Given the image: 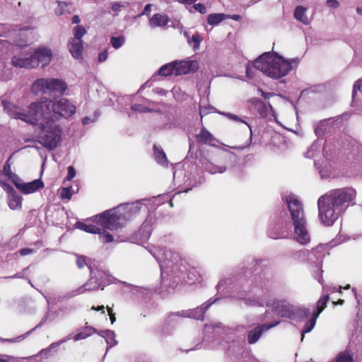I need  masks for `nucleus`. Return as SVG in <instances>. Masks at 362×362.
Listing matches in <instances>:
<instances>
[{
    "label": "nucleus",
    "mask_w": 362,
    "mask_h": 362,
    "mask_svg": "<svg viewBox=\"0 0 362 362\" xmlns=\"http://www.w3.org/2000/svg\"><path fill=\"white\" fill-rule=\"evenodd\" d=\"M4 110L15 119H19L32 124H37L40 119L57 122L62 118H69L75 114V105L66 98L59 100L44 99L32 103L28 110L23 112L18 107L2 100Z\"/></svg>",
    "instance_id": "f257e3e1"
},
{
    "label": "nucleus",
    "mask_w": 362,
    "mask_h": 362,
    "mask_svg": "<svg viewBox=\"0 0 362 362\" xmlns=\"http://www.w3.org/2000/svg\"><path fill=\"white\" fill-rule=\"evenodd\" d=\"M352 188L333 189L321 196L317 202L319 218L325 226H332L355 198Z\"/></svg>",
    "instance_id": "f03ea898"
},
{
    "label": "nucleus",
    "mask_w": 362,
    "mask_h": 362,
    "mask_svg": "<svg viewBox=\"0 0 362 362\" xmlns=\"http://www.w3.org/2000/svg\"><path fill=\"white\" fill-rule=\"evenodd\" d=\"M298 64V59H285L272 52L262 54L254 62V66L264 75L279 79L286 76Z\"/></svg>",
    "instance_id": "7ed1b4c3"
},
{
    "label": "nucleus",
    "mask_w": 362,
    "mask_h": 362,
    "mask_svg": "<svg viewBox=\"0 0 362 362\" xmlns=\"http://www.w3.org/2000/svg\"><path fill=\"white\" fill-rule=\"evenodd\" d=\"M286 202L293 221L294 238L300 244L306 245L310 241V235L302 204L294 194H289Z\"/></svg>",
    "instance_id": "20e7f679"
},
{
    "label": "nucleus",
    "mask_w": 362,
    "mask_h": 362,
    "mask_svg": "<svg viewBox=\"0 0 362 362\" xmlns=\"http://www.w3.org/2000/svg\"><path fill=\"white\" fill-rule=\"evenodd\" d=\"M37 123L41 129L39 142L49 150L55 148L61 141L62 129L59 125L54 121L43 119H40Z\"/></svg>",
    "instance_id": "39448f33"
},
{
    "label": "nucleus",
    "mask_w": 362,
    "mask_h": 362,
    "mask_svg": "<svg viewBox=\"0 0 362 362\" xmlns=\"http://www.w3.org/2000/svg\"><path fill=\"white\" fill-rule=\"evenodd\" d=\"M67 85L64 81L53 78L37 79L32 86V91L36 95L56 93L64 94Z\"/></svg>",
    "instance_id": "423d86ee"
},
{
    "label": "nucleus",
    "mask_w": 362,
    "mask_h": 362,
    "mask_svg": "<svg viewBox=\"0 0 362 362\" xmlns=\"http://www.w3.org/2000/svg\"><path fill=\"white\" fill-rule=\"evenodd\" d=\"M273 308L278 315L291 320H302L310 314L309 309L292 305L286 301L275 302Z\"/></svg>",
    "instance_id": "0eeeda50"
},
{
    "label": "nucleus",
    "mask_w": 362,
    "mask_h": 362,
    "mask_svg": "<svg viewBox=\"0 0 362 362\" xmlns=\"http://www.w3.org/2000/svg\"><path fill=\"white\" fill-rule=\"evenodd\" d=\"M95 221L103 228L111 230H117L125 223L116 208L96 216Z\"/></svg>",
    "instance_id": "6e6552de"
},
{
    "label": "nucleus",
    "mask_w": 362,
    "mask_h": 362,
    "mask_svg": "<svg viewBox=\"0 0 362 362\" xmlns=\"http://www.w3.org/2000/svg\"><path fill=\"white\" fill-rule=\"evenodd\" d=\"M160 264L161 272L164 269H171V271L176 274L180 269L182 261L179 255L170 250L160 251L158 255H153Z\"/></svg>",
    "instance_id": "1a4fd4ad"
},
{
    "label": "nucleus",
    "mask_w": 362,
    "mask_h": 362,
    "mask_svg": "<svg viewBox=\"0 0 362 362\" xmlns=\"http://www.w3.org/2000/svg\"><path fill=\"white\" fill-rule=\"evenodd\" d=\"M86 33V30L82 25H76L73 29L74 37L68 42V48L71 56L81 60L83 59V36Z\"/></svg>",
    "instance_id": "9d476101"
},
{
    "label": "nucleus",
    "mask_w": 362,
    "mask_h": 362,
    "mask_svg": "<svg viewBox=\"0 0 362 362\" xmlns=\"http://www.w3.org/2000/svg\"><path fill=\"white\" fill-rule=\"evenodd\" d=\"M32 55L34 68L40 64L42 66L48 65L52 59V50L45 47H39L36 48L33 52H32Z\"/></svg>",
    "instance_id": "9b49d317"
},
{
    "label": "nucleus",
    "mask_w": 362,
    "mask_h": 362,
    "mask_svg": "<svg viewBox=\"0 0 362 362\" xmlns=\"http://www.w3.org/2000/svg\"><path fill=\"white\" fill-rule=\"evenodd\" d=\"M13 184L21 192L25 194L34 193L44 187V184L40 179L30 182H23L21 179L16 177V180H13Z\"/></svg>",
    "instance_id": "f8f14e48"
},
{
    "label": "nucleus",
    "mask_w": 362,
    "mask_h": 362,
    "mask_svg": "<svg viewBox=\"0 0 362 362\" xmlns=\"http://www.w3.org/2000/svg\"><path fill=\"white\" fill-rule=\"evenodd\" d=\"M32 52H21L11 59V64L15 67L30 69L34 68Z\"/></svg>",
    "instance_id": "ddd939ff"
},
{
    "label": "nucleus",
    "mask_w": 362,
    "mask_h": 362,
    "mask_svg": "<svg viewBox=\"0 0 362 362\" xmlns=\"http://www.w3.org/2000/svg\"><path fill=\"white\" fill-rule=\"evenodd\" d=\"M141 207L142 205L141 203L136 202L132 204H122L116 209L123 218V221L126 222L127 220L132 218L134 216L138 214L141 211Z\"/></svg>",
    "instance_id": "4468645a"
},
{
    "label": "nucleus",
    "mask_w": 362,
    "mask_h": 362,
    "mask_svg": "<svg viewBox=\"0 0 362 362\" xmlns=\"http://www.w3.org/2000/svg\"><path fill=\"white\" fill-rule=\"evenodd\" d=\"M175 62L176 76L194 73L199 69V64L196 60H183Z\"/></svg>",
    "instance_id": "2eb2a0df"
},
{
    "label": "nucleus",
    "mask_w": 362,
    "mask_h": 362,
    "mask_svg": "<svg viewBox=\"0 0 362 362\" xmlns=\"http://www.w3.org/2000/svg\"><path fill=\"white\" fill-rule=\"evenodd\" d=\"M215 302L214 300H209L199 307L193 310H189L182 312V316L185 317H192L196 320H202L204 319V314L206 310Z\"/></svg>",
    "instance_id": "dca6fc26"
},
{
    "label": "nucleus",
    "mask_w": 362,
    "mask_h": 362,
    "mask_svg": "<svg viewBox=\"0 0 362 362\" xmlns=\"http://www.w3.org/2000/svg\"><path fill=\"white\" fill-rule=\"evenodd\" d=\"M91 277L83 286L78 289V293H83L86 291H95L103 285L102 282L99 281L98 277H95V272L90 269Z\"/></svg>",
    "instance_id": "f3484780"
},
{
    "label": "nucleus",
    "mask_w": 362,
    "mask_h": 362,
    "mask_svg": "<svg viewBox=\"0 0 362 362\" xmlns=\"http://www.w3.org/2000/svg\"><path fill=\"white\" fill-rule=\"evenodd\" d=\"M202 167L204 169L211 175L216 173H223L227 170V166L225 164H216L206 158H204L202 162Z\"/></svg>",
    "instance_id": "a211bd4d"
},
{
    "label": "nucleus",
    "mask_w": 362,
    "mask_h": 362,
    "mask_svg": "<svg viewBox=\"0 0 362 362\" xmlns=\"http://www.w3.org/2000/svg\"><path fill=\"white\" fill-rule=\"evenodd\" d=\"M279 324V321L275 322L274 323L269 325H263L259 327H257L255 329L250 331L248 334V341L250 344H254L258 341L259 339L262 332L264 330H269V329L278 325Z\"/></svg>",
    "instance_id": "6ab92c4d"
},
{
    "label": "nucleus",
    "mask_w": 362,
    "mask_h": 362,
    "mask_svg": "<svg viewBox=\"0 0 362 362\" xmlns=\"http://www.w3.org/2000/svg\"><path fill=\"white\" fill-rule=\"evenodd\" d=\"M169 22V18L167 15L163 13H156L149 19V25L152 28L156 27H163Z\"/></svg>",
    "instance_id": "aec40b11"
},
{
    "label": "nucleus",
    "mask_w": 362,
    "mask_h": 362,
    "mask_svg": "<svg viewBox=\"0 0 362 362\" xmlns=\"http://www.w3.org/2000/svg\"><path fill=\"white\" fill-rule=\"evenodd\" d=\"M307 8L303 6H298L294 11V18L303 25H308L310 23V20L307 15Z\"/></svg>",
    "instance_id": "412c9836"
},
{
    "label": "nucleus",
    "mask_w": 362,
    "mask_h": 362,
    "mask_svg": "<svg viewBox=\"0 0 362 362\" xmlns=\"http://www.w3.org/2000/svg\"><path fill=\"white\" fill-rule=\"evenodd\" d=\"M196 138L197 142L206 144H207L212 146H215L214 142L216 141L214 136L205 128H202L201 129L199 134H197Z\"/></svg>",
    "instance_id": "4be33fe9"
},
{
    "label": "nucleus",
    "mask_w": 362,
    "mask_h": 362,
    "mask_svg": "<svg viewBox=\"0 0 362 362\" xmlns=\"http://www.w3.org/2000/svg\"><path fill=\"white\" fill-rule=\"evenodd\" d=\"M25 30V28H23L18 30L8 31L9 37L13 40L14 43L18 46H23L25 42L23 39L25 37L24 33Z\"/></svg>",
    "instance_id": "5701e85b"
},
{
    "label": "nucleus",
    "mask_w": 362,
    "mask_h": 362,
    "mask_svg": "<svg viewBox=\"0 0 362 362\" xmlns=\"http://www.w3.org/2000/svg\"><path fill=\"white\" fill-rule=\"evenodd\" d=\"M95 277H98L99 281L103 283V285L101 286L102 290H103L106 285L115 281V279L112 276L101 270L95 271Z\"/></svg>",
    "instance_id": "b1692460"
},
{
    "label": "nucleus",
    "mask_w": 362,
    "mask_h": 362,
    "mask_svg": "<svg viewBox=\"0 0 362 362\" xmlns=\"http://www.w3.org/2000/svg\"><path fill=\"white\" fill-rule=\"evenodd\" d=\"M8 204L11 209H20L22 204V198L16 192L8 194Z\"/></svg>",
    "instance_id": "393cba45"
},
{
    "label": "nucleus",
    "mask_w": 362,
    "mask_h": 362,
    "mask_svg": "<svg viewBox=\"0 0 362 362\" xmlns=\"http://www.w3.org/2000/svg\"><path fill=\"white\" fill-rule=\"evenodd\" d=\"M158 74L163 76L175 75V62H173L162 66L158 70Z\"/></svg>",
    "instance_id": "a878e982"
},
{
    "label": "nucleus",
    "mask_w": 362,
    "mask_h": 362,
    "mask_svg": "<svg viewBox=\"0 0 362 362\" xmlns=\"http://www.w3.org/2000/svg\"><path fill=\"white\" fill-rule=\"evenodd\" d=\"M76 227L86 233L93 234H100V229L93 225L86 224L82 222H77L76 223Z\"/></svg>",
    "instance_id": "bb28decb"
},
{
    "label": "nucleus",
    "mask_w": 362,
    "mask_h": 362,
    "mask_svg": "<svg viewBox=\"0 0 362 362\" xmlns=\"http://www.w3.org/2000/svg\"><path fill=\"white\" fill-rule=\"evenodd\" d=\"M228 18V16L223 13H211L207 18V22L211 25H216L225 19Z\"/></svg>",
    "instance_id": "cd10ccee"
},
{
    "label": "nucleus",
    "mask_w": 362,
    "mask_h": 362,
    "mask_svg": "<svg viewBox=\"0 0 362 362\" xmlns=\"http://www.w3.org/2000/svg\"><path fill=\"white\" fill-rule=\"evenodd\" d=\"M100 335L104 337L106 340V342L110 344V346L112 347L117 344V341L115 340V333L111 330H105L100 332Z\"/></svg>",
    "instance_id": "c85d7f7f"
},
{
    "label": "nucleus",
    "mask_w": 362,
    "mask_h": 362,
    "mask_svg": "<svg viewBox=\"0 0 362 362\" xmlns=\"http://www.w3.org/2000/svg\"><path fill=\"white\" fill-rule=\"evenodd\" d=\"M154 152L157 162L160 165H167L168 160L164 151L154 146Z\"/></svg>",
    "instance_id": "c756f323"
},
{
    "label": "nucleus",
    "mask_w": 362,
    "mask_h": 362,
    "mask_svg": "<svg viewBox=\"0 0 362 362\" xmlns=\"http://www.w3.org/2000/svg\"><path fill=\"white\" fill-rule=\"evenodd\" d=\"M317 317H316V315L314 314V316L311 319H310L305 325V327H304L303 329L302 330V337H301L302 341L303 340L304 334L310 332L314 328L315 323H316Z\"/></svg>",
    "instance_id": "7c9ffc66"
},
{
    "label": "nucleus",
    "mask_w": 362,
    "mask_h": 362,
    "mask_svg": "<svg viewBox=\"0 0 362 362\" xmlns=\"http://www.w3.org/2000/svg\"><path fill=\"white\" fill-rule=\"evenodd\" d=\"M329 298L328 295H325L322 296L317 303V312L315 313L316 315V317H318L319 314L325 309L326 307V304L327 301L329 300Z\"/></svg>",
    "instance_id": "2f4dec72"
},
{
    "label": "nucleus",
    "mask_w": 362,
    "mask_h": 362,
    "mask_svg": "<svg viewBox=\"0 0 362 362\" xmlns=\"http://www.w3.org/2000/svg\"><path fill=\"white\" fill-rule=\"evenodd\" d=\"M96 332V330L95 329H93L92 327H87L86 330L85 332L76 334L74 336V339L75 341L84 339L87 338L88 337L90 336L92 332Z\"/></svg>",
    "instance_id": "473e14b6"
},
{
    "label": "nucleus",
    "mask_w": 362,
    "mask_h": 362,
    "mask_svg": "<svg viewBox=\"0 0 362 362\" xmlns=\"http://www.w3.org/2000/svg\"><path fill=\"white\" fill-rule=\"evenodd\" d=\"M124 41H125V38L122 35L119 36V37H112L110 39V42L112 45V47L115 49L120 48L124 43Z\"/></svg>",
    "instance_id": "72a5a7b5"
},
{
    "label": "nucleus",
    "mask_w": 362,
    "mask_h": 362,
    "mask_svg": "<svg viewBox=\"0 0 362 362\" xmlns=\"http://www.w3.org/2000/svg\"><path fill=\"white\" fill-rule=\"evenodd\" d=\"M74 194V189L72 187L62 188L61 192V198L62 199H70Z\"/></svg>",
    "instance_id": "f704fd0d"
},
{
    "label": "nucleus",
    "mask_w": 362,
    "mask_h": 362,
    "mask_svg": "<svg viewBox=\"0 0 362 362\" xmlns=\"http://www.w3.org/2000/svg\"><path fill=\"white\" fill-rule=\"evenodd\" d=\"M337 362H354V360L349 353L341 352L337 356Z\"/></svg>",
    "instance_id": "c9c22d12"
},
{
    "label": "nucleus",
    "mask_w": 362,
    "mask_h": 362,
    "mask_svg": "<svg viewBox=\"0 0 362 362\" xmlns=\"http://www.w3.org/2000/svg\"><path fill=\"white\" fill-rule=\"evenodd\" d=\"M11 78V71L6 69L3 64H0V80L6 81Z\"/></svg>",
    "instance_id": "e433bc0d"
},
{
    "label": "nucleus",
    "mask_w": 362,
    "mask_h": 362,
    "mask_svg": "<svg viewBox=\"0 0 362 362\" xmlns=\"http://www.w3.org/2000/svg\"><path fill=\"white\" fill-rule=\"evenodd\" d=\"M4 173L8 176L9 178H11L13 180H16V177H18L15 174L11 172V165L9 163V160H8L4 166Z\"/></svg>",
    "instance_id": "4c0bfd02"
},
{
    "label": "nucleus",
    "mask_w": 362,
    "mask_h": 362,
    "mask_svg": "<svg viewBox=\"0 0 362 362\" xmlns=\"http://www.w3.org/2000/svg\"><path fill=\"white\" fill-rule=\"evenodd\" d=\"M76 264L78 268L81 269L85 265L88 266L90 270L91 269L90 265L89 264L87 257L84 256H77Z\"/></svg>",
    "instance_id": "58836bf2"
},
{
    "label": "nucleus",
    "mask_w": 362,
    "mask_h": 362,
    "mask_svg": "<svg viewBox=\"0 0 362 362\" xmlns=\"http://www.w3.org/2000/svg\"><path fill=\"white\" fill-rule=\"evenodd\" d=\"M200 42V37L197 34L192 35V37L188 40V42L193 44L194 49H195L199 47Z\"/></svg>",
    "instance_id": "ea45409f"
},
{
    "label": "nucleus",
    "mask_w": 362,
    "mask_h": 362,
    "mask_svg": "<svg viewBox=\"0 0 362 362\" xmlns=\"http://www.w3.org/2000/svg\"><path fill=\"white\" fill-rule=\"evenodd\" d=\"M66 6L67 4L65 2H59L58 6L55 11L56 14L58 16L63 15L64 13Z\"/></svg>",
    "instance_id": "a19ab883"
},
{
    "label": "nucleus",
    "mask_w": 362,
    "mask_h": 362,
    "mask_svg": "<svg viewBox=\"0 0 362 362\" xmlns=\"http://www.w3.org/2000/svg\"><path fill=\"white\" fill-rule=\"evenodd\" d=\"M100 238L102 241L105 243H111L113 241V236L108 233H103V234L100 235Z\"/></svg>",
    "instance_id": "79ce46f5"
},
{
    "label": "nucleus",
    "mask_w": 362,
    "mask_h": 362,
    "mask_svg": "<svg viewBox=\"0 0 362 362\" xmlns=\"http://www.w3.org/2000/svg\"><path fill=\"white\" fill-rule=\"evenodd\" d=\"M193 7L197 11L202 14H205L206 13V8L203 4L199 3L194 4Z\"/></svg>",
    "instance_id": "37998d69"
},
{
    "label": "nucleus",
    "mask_w": 362,
    "mask_h": 362,
    "mask_svg": "<svg viewBox=\"0 0 362 362\" xmlns=\"http://www.w3.org/2000/svg\"><path fill=\"white\" fill-rule=\"evenodd\" d=\"M0 185L2 187V188L7 192L8 194H11L12 192H15L13 188L8 184L6 183L4 181L0 180Z\"/></svg>",
    "instance_id": "c03bdc74"
},
{
    "label": "nucleus",
    "mask_w": 362,
    "mask_h": 362,
    "mask_svg": "<svg viewBox=\"0 0 362 362\" xmlns=\"http://www.w3.org/2000/svg\"><path fill=\"white\" fill-rule=\"evenodd\" d=\"M226 115L228 118L232 119H233L235 121H238V122H243V123L246 124L248 126V127L250 128V132L252 133V129H251L250 126L246 122H245L244 120L240 119L239 117H238V116H236L235 115L230 114V113L226 114Z\"/></svg>",
    "instance_id": "a18cd8bd"
},
{
    "label": "nucleus",
    "mask_w": 362,
    "mask_h": 362,
    "mask_svg": "<svg viewBox=\"0 0 362 362\" xmlns=\"http://www.w3.org/2000/svg\"><path fill=\"white\" fill-rule=\"evenodd\" d=\"M356 89L362 93V80H359L354 86L353 88V98L356 95Z\"/></svg>",
    "instance_id": "49530a36"
},
{
    "label": "nucleus",
    "mask_w": 362,
    "mask_h": 362,
    "mask_svg": "<svg viewBox=\"0 0 362 362\" xmlns=\"http://www.w3.org/2000/svg\"><path fill=\"white\" fill-rule=\"evenodd\" d=\"M76 176V171L73 166L68 167L67 180H71Z\"/></svg>",
    "instance_id": "de8ad7c7"
},
{
    "label": "nucleus",
    "mask_w": 362,
    "mask_h": 362,
    "mask_svg": "<svg viewBox=\"0 0 362 362\" xmlns=\"http://www.w3.org/2000/svg\"><path fill=\"white\" fill-rule=\"evenodd\" d=\"M195 273H197L196 271L193 269L189 273L187 276V278L190 284L194 282L196 280L198 279Z\"/></svg>",
    "instance_id": "09e8293b"
},
{
    "label": "nucleus",
    "mask_w": 362,
    "mask_h": 362,
    "mask_svg": "<svg viewBox=\"0 0 362 362\" xmlns=\"http://www.w3.org/2000/svg\"><path fill=\"white\" fill-rule=\"evenodd\" d=\"M132 109L134 111L140 112H146L148 110L146 107H143L141 105H137V104L132 105Z\"/></svg>",
    "instance_id": "8fccbe9b"
},
{
    "label": "nucleus",
    "mask_w": 362,
    "mask_h": 362,
    "mask_svg": "<svg viewBox=\"0 0 362 362\" xmlns=\"http://www.w3.org/2000/svg\"><path fill=\"white\" fill-rule=\"evenodd\" d=\"M326 4L327 6L336 8L339 6V2L337 0H327Z\"/></svg>",
    "instance_id": "3c124183"
},
{
    "label": "nucleus",
    "mask_w": 362,
    "mask_h": 362,
    "mask_svg": "<svg viewBox=\"0 0 362 362\" xmlns=\"http://www.w3.org/2000/svg\"><path fill=\"white\" fill-rule=\"evenodd\" d=\"M107 56H108V54H107V51H103V52H100L98 55V61L100 62H103L106 61V59H107Z\"/></svg>",
    "instance_id": "603ef678"
},
{
    "label": "nucleus",
    "mask_w": 362,
    "mask_h": 362,
    "mask_svg": "<svg viewBox=\"0 0 362 362\" xmlns=\"http://www.w3.org/2000/svg\"><path fill=\"white\" fill-rule=\"evenodd\" d=\"M152 5L148 4L145 6L144 11H142L141 15H146L148 16L151 12Z\"/></svg>",
    "instance_id": "864d4df0"
},
{
    "label": "nucleus",
    "mask_w": 362,
    "mask_h": 362,
    "mask_svg": "<svg viewBox=\"0 0 362 362\" xmlns=\"http://www.w3.org/2000/svg\"><path fill=\"white\" fill-rule=\"evenodd\" d=\"M107 310L110 317L111 323L113 324L115 322L116 318L115 315L112 313V310L109 307L107 308Z\"/></svg>",
    "instance_id": "5fc2aeb1"
},
{
    "label": "nucleus",
    "mask_w": 362,
    "mask_h": 362,
    "mask_svg": "<svg viewBox=\"0 0 362 362\" xmlns=\"http://www.w3.org/2000/svg\"><path fill=\"white\" fill-rule=\"evenodd\" d=\"M33 252L32 250L30 249H28V248H24V249H22L19 251L20 254L22 255V256H25V255H29L30 254L31 252Z\"/></svg>",
    "instance_id": "6e6d98bb"
},
{
    "label": "nucleus",
    "mask_w": 362,
    "mask_h": 362,
    "mask_svg": "<svg viewBox=\"0 0 362 362\" xmlns=\"http://www.w3.org/2000/svg\"><path fill=\"white\" fill-rule=\"evenodd\" d=\"M180 4H192L197 1V0H177Z\"/></svg>",
    "instance_id": "4d7b16f0"
},
{
    "label": "nucleus",
    "mask_w": 362,
    "mask_h": 362,
    "mask_svg": "<svg viewBox=\"0 0 362 362\" xmlns=\"http://www.w3.org/2000/svg\"><path fill=\"white\" fill-rule=\"evenodd\" d=\"M258 91L261 93L262 96L264 98H269L272 95L271 93H264L262 89H258Z\"/></svg>",
    "instance_id": "13d9d810"
},
{
    "label": "nucleus",
    "mask_w": 362,
    "mask_h": 362,
    "mask_svg": "<svg viewBox=\"0 0 362 362\" xmlns=\"http://www.w3.org/2000/svg\"><path fill=\"white\" fill-rule=\"evenodd\" d=\"M112 8L114 11H119L121 8V6L119 4H114L112 6Z\"/></svg>",
    "instance_id": "bf43d9fd"
},
{
    "label": "nucleus",
    "mask_w": 362,
    "mask_h": 362,
    "mask_svg": "<svg viewBox=\"0 0 362 362\" xmlns=\"http://www.w3.org/2000/svg\"><path fill=\"white\" fill-rule=\"evenodd\" d=\"M246 303L250 305H255L259 304V303L256 300H247Z\"/></svg>",
    "instance_id": "052dcab7"
},
{
    "label": "nucleus",
    "mask_w": 362,
    "mask_h": 362,
    "mask_svg": "<svg viewBox=\"0 0 362 362\" xmlns=\"http://www.w3.org/2000/svg\"><path fill=\"white\" fill-rule=\"evenodd\" d=\"M80 22V18L78 16H74L72 18V23L74 24H78Z\"/></svg>",
    "instance_id": "680f3d73"
},
{
    "label": "nucleus",
    "mask_w": 362,
    "mask_h": 362,
    "mask_svg": "<svg viewBox=\"0 0 362 362\" xmlns=\"http://www.w3.org/2000/svg\"><path fill=\"white\" fill-rule=\"evenodd\" d=\"M155 92L160 95H165L166 94V91L162 88H156L155 90Z\"/></svg>",
    "instance_id": "e2e57ef3"
},
{
    "label": "nucleus",
    "mask_w": 362,
    "mask_h": 362,
    "mask_svg": "<svg viewBox=\"0 0 362 362\" xmlns=\"http://www.w3.org/2000/svg\"><path fill=\"white\" fill-rule=\"evenodd\" d=\"M22 338H23V337L21 336V337H19L18 338H16V339H7L6 341H8L9 342H16V341H19V339H21Z\"/></svg>",
    "instance_id": "0e129e2a"
},
{
    "label": "nucleus",
    "mask_w": 362,
    "mask_h": 362,
    "mask_svg": "<svg viewBox=\"0 0 362 362\" xmlns=\"http://www.w3.org/2000/svg\"><path fill=\"white\" fill-rule=\"evenodd\" d=\"M90 122V119L89 117H85L83 119V124H88Z\"/></svg>",
    "instance_id": "69168bd1"
},
{
    "label": "nucleus",
    "mask_w": 362,
    "mask_h": 362,
    "mask_svg": "<svg viewBox=\"0 0 362 362\" xmlns=\"http://www.w3.org/2000/svg\"><path fill=\"white\" fill-rule=\"evenodd\" d=\"M93 310H104V306L103 305H101V306H98V308H95V307H93L92 308ZM104 313V311H103Z\"/></svg>",
    "instance_id": "338daca9"
},
{
    "label": "nucleus",
    "mask_w": 362,
    "mask_h": 362,
    "mask_svg": "<svg viewBox=\"0 0 362 362\" xmlns=\"http://www.w3.org/2000/svg\"><path fill=\"white\" fill-rule=\"evenodd\" d=\"M231 18L235 20V21H239L240 19V16L239 15H233L231 17Z\"/></svg>",
    "instance_id": "774afa93"
}]
</instances>
